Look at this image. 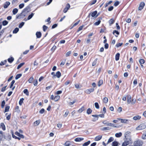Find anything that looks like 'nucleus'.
Masks as SVG:
<instances>
[{"label": "nucleus", "mask_w": 146, "mask_h": 146, "mask_svg": "<svg viewBox=\"0 0 146 146\" xmlns=\"http://www.w3.org/2000/svg\"><path fill=\"white\" fill-rule=\"evenodd\" d=\"M0 139L1 140H6L9 141L11 139V137L10 134L9 133L5 134L2 131H0Z\"/></svg>", "instance_id": "nucleus-1"}, {"label": "nucleus", "mask_w": 146, "mask_h": 146, "mask_svg": "<svg viewBox=\"0 0 146 146\" xmlns=\"http://www.w3.org/2000/svg\"><path fill=\"white\" fill-rule=\"evenodd\" d=\"M143 142L141 140H138L135 141L133 143V145L134 146H141L143 144Z\"/></svg>", "instance_id": "nucleus-2"}, {"label": "nucleus", "mask_w": 146, "mask_h": 146, "mask_svg": "<svg viewBox=\"0 0 146 146\" xmlns=\"http://www.w3.org/2000/svg\"><path fill=\"white\" fill-rule=\"evenodd\" d=\"M146 128V126L144 123H142L139 125L136 128L137 130H141L144 129Z\"/></svg>", "instance_id": "nucleus-3"}, {"label": "nucleus", "mask_w": 146, "mask_h": 146, "mask_svg": "<svg viewBox=\"0 0 146 146\" xmlns=\"http://www.w3.org/2000/svg\"><path fill=\"white\" fill-rule=\"evenodd\" d=\"M125 141H128L131 144L132 143V140L131 137V136H125Z\"/></svg>", "instance_id": "nucleus-4"}, {"label": "nucleus", "mask_w": 146, "mask_h": 146, "mask_svg": "<svg viewBox=\"0 0 146 146\" xmlns=\"http://www.w3.org/2000/svg\"><path fill=\"white\" fill-rule=\"evenodd\" d=\"M102 17H100L96 19V20H98V21L94 23V25L96 26L99 25L101 23V20H102Z\"/></svg>", "instance_id": "nucleus-5"}, {"label": "nucleus", "mask_w": 146, "mask_h": 146, "mask_svg": "<svg viewBox=\"0 0 146 146\" xmlns=\"http://www.w3.org/2000/svg\"><path fill=\"white\" fill-rule=\"evenodd\" d=\"M145 5V3L144 2H141L138 7V10H141L143 8Z\"/></svg>", "instance_id": "nucleus-6"}, {"label": "nucleus", "mask_w": 146, "mask_h": 146, "mask_svg": "<svg viewBox=\"0 0 146 146\" xmlns=\"http://www.w3.org/2000/svg\"><path fill=\"white\" fill-rule=\"evenodd\" d=\"M24 13V12H23V11H22L21 13L19 15H17L16 16V19H20L21 18V16L23 15V16L24 17H25V14H23V13Z\"/></svg>", "instance_id": "nucleus-7"}, {"label": "nucleus", "mask_w": 146, "mask_h": 146, "mask_svg": "<svg viewBox=\"0 0 146 146\" xmlns=\"http://www.w3.org/2000/svg\"><path fill=\"white\" fill-rule=\"evenodd\" d=\"M94 88H91L87 89L85 91L86 93L88 94H90L91 92L94 91Z\"/></svg>", "instance_id": "nucleus-8"}, {"label": "nucleus", "mask_w": 146, "mask_h": 146, "mask_svg": "<svg viewBox=\"0 0 146 146\" xmlns=\"http://www.w3.org/2000/svg\"><path fill=\"white\" fill-rule=\"evenodd\" d=\"M15 134L22 138L23 139L24 138V136L22 134H21L20 133H19L18 131H16L15 132Z\"/></svg>", "instance_id": "nucleus-9"}, {"label": "nucleus", "mask_w": 146, "mask_h": 146, "mask_svg": "<svg viewBox=\"0 0 146 146\" xmlns=\"http://www.w3.org/2000/svg\"><path fill=\"white\" fill-rule=\"evenodd\" d=\"M97 11H95L94 12H91L90 13H91V16L92 17H94L95 19L96 16V14H97Z\"/></svg>", "instance_id": "nucleus-10"}, {"label": "nucleus", "mask_w": 146, "mask_h": 146, "mask_svg": "<svg viewBox=\"0 0 146 146\" xmlns=\"http://www.w3.org/2000/svg\"><path fill=\"white\" fill-rule=\"evenodd\" d=\"M10 3L9 2L6 1L4 4L3 7L5 9L7 8L10 5Z\"/></svg>", "instance_id": "nucleus-11"}, {"label": "nucleus", "mask_w": 146, "mask_h": 146, "mask_svg": "<svg viewBox=\"0 0 146 146\" xmlns=\"http://www.w3.org/2000/svg\"><path fill=\"white\" fill-rule=\"evenodd\" d=\"M131 96L130 95H128L127 96V100L128 104H129L131 103Z\"/></svg>", "instance_id": "nucleus-12"}, {"label": "nucleus", "mask_w": 146, "mask_h": 146, "mask_svg": "<svg viewBox=\"0 0 146 146\" xmlns=\"http://www.w3.org/2000/svg\"><path fill=\"white\" fill-rule=\"evenodd\" d=\"M84 138L82 137H77L74 139L75 141L76 142H79L83 141Z\"/></svg>", "instance_id": "nucleus-13"}, {"label": "nucleus", "mask_w": 146, "mask_h": 146, "mask_svg": "<svg viewBox=\"0 0 146 146\" xmlns=\"http://www.w3.org/2000/svg\"><path fill=\"white\" fill-rule=\"evenodd\" d=\"M36 35L37 38H39L41 37L42 34L40 32H37L36 33Z\"/></svg>", "instance_id": "nucleus-14"}, {"label": "nucleus", "mask_w": 146, "mask_h": 146, "mask_svg": "<svg viewBox=\"0 0 146 146\" xmlns=\"http://www.w3.org/2000/svg\"><path fill=\"white\" fill-rule=\"evenodd\" d=\"M92 116L95 117V118H93L92 119V121L93 122H95L97 120H98V117H97V116L96 115H92Z\"/></svg>", "instance_id": "nucleus-15"}, {"label": "nucleus", "mask_w": 146, "mask_h": 146, "mask_svg": "<svg viewBox=\"0 0 146 146\" xmlns=\"http://www.w3.org/2000/svg\"><path fill=\"white\" fill-rule=\"evenodd\" d=\"M119 120H121V123H127V122L128 121V120L127 119H118Z\"/></svg>", "instance_id": "nucleus-16"}, {"label": "nucleus", "mask_w": 146, "mask_h": 146, "mask_svg": "<svg viewBox=\"0 0 146 146\" xmlns=\"http://www.w3.org/2000/svg\"><path fill=\"white\" fill-rule=\"evenodd\" d=\"M102 136L101 135H98L96 136L95 138V140L96 141H98L100 140L102 138Z\"/></svg>", "instance_id": "nucleus-17"}, {"label": "nucleus", "mask_w": 146, "mask_h": 146, "mask_svg": "<svg viewBox=\"0 0 146 146\" xmlns=\"http://www.w3.org/2000/svg\"><path fill=\"white\" fill-rule=\"evenodd\" d=\"M119 143L117 141H114L112 142V146H118V144Z\"/></svg>", "instance_id": "nucleus-18"}, {"label": "nucleus", "mask_w": 146, "mask_h": 146, "mask_svg": "<svg viewBox=\"0 0 146 146\" xmlns=\"http://www.w3.org/2000/svg\"><path fill=\"white\" fill-rule=\"evenodd\" d=\"M7 60L9 63H11L14 60V58L13 57H11L8 58Z\"/></svg>", "instance_id": "nucleus-19"}, {"label": "nucleus", "mask_w": 146, "mask_h": 146, "mask_svg": "<svg viewBox=\"0 0 146 146\" xmlns=\"http://www.w3.org/2000/svg\"><path fill=\"white\" fill-rule=\"evenodd\" d=\"M120 54L119 53H117L115 56V60L116 61H118L119 59Z\"/></svg>", "instance_id": "nucleus-20"}, {"label": "nucleus", "mask_w": 146, "mask_h": 146, "mask_svg": "<svg viewBox=\"0 0 146 146\" xmlns=\"http://www.w3.org/2000/svg\"><path fill=\"white\" fill-rule=\"evenodd\" d=\"M130 144L129 143V142L127 141H124L123 143L122 146H127V145Z\"/></svg>", "instance_id": "nucleus-21"}, {"label": "nucleus", "mask_w": 146, "mask_h": 146, "mask_svg": "<svg viewBox=\"0 0 146 146\" xmlns=\"http://www.w3.org/2000/svg\"><path fill=\"white\" fill-rule=\"evenodd\" d=\"M55 76L58 78H59L61 76V73L60 72L58 71L56 73Z\"/></svg>", "instance_id": "nucleus-22"}, {"label": "nucleus", "mask_w": 146, "mask_h": 146, "mask_svg": "<svg viewBox=\"0 0 146 146\" xmlns=\"http://www.w3.org/2000/svg\"><path fill=\"white\" fill-rule=\"evenodd\" d=\"M111 129V128L107 127H103L101 129V130L103 131H105L107 130H109Z\"/></svg>", "instance_id": "nucleus-23"}, {"label": "nucleus", "mask_w": 146, "mask_h": 146, "mask_svg": "<svg viewBox=\"0 0 146 146\" xmlns=\"http://www.w3.org/2000/svg\"><path fill=\"white\" fill-rule=\"evenodd\" d=\"M1 127L2 129L4 131V130H5V129H6L5 127V125L4 123H1V124H0V127Z\"/></svg>", "instance_id": "nucleus-24"}, {"label": "nucleus", "mask_w": 146, "mask_h": 146, "mask_svg": "<svg viewBox=\"0 0 146 146\" xmlns=\"http://www.w3.org/2000/svg\"><path fill=\"white\" fill-rule=\"evenodd\" d=\"M141 118V117L139 115H137V116H134L133 117V119L134 120H137Z\"/></svg>", "instance_id": "nucleus-25"}, {"label": "nucleus", "mask_w": 146, "mask_h": 146, "mask_svg": "<svg viewBox=\"0 0 146 146\" xmlns=\"http://www.w3.org/2000/svg\"><path fill=\"white\" fill-rule=\"evenodd\" d=\"M115 20L113 19H111L109 21V23L110 25L113 24L115 22Z\"/></svg>", "instance_id": "nucleus-26"}, {"label": "nucleus", "mask_w": 146, "mask_h": 146, "mask_svg": "<svg viewBox=\"0 0 146 146\" xmlns=\"http://www.w3.org/2000/svg\"><path fill=\"white\" fill-rule=\"evenodd\" d=\"M71 143L70 141H67L64 144V145L65 146H69L71 145Z\"/></svg>", "instance_id": "nucleus-27"}, {"label": "nucleus", "mask_w": 146, "mask_h": 146, "mask_svg": "<svg viewBox=\"0 0 146 146\" xmlns=\"http://www.w3.org/2000/svg\"><path fill=\"white\" fill-rule=\"evenodd\" d=\"M122 135V133L121 132H119V133H117L115 134V136L117 137H121Z\"/></svg>", "instance_id": "nucleus-28"}, {"label": "nucleus", "mask_w": 146, "mask_h": 146, "mask_svg": "<svg viewBox=\"0 0 146 146\" xmlns=\"http://www.w3.org/2000/svg\"><path fill=\"white\" fill-rule=\"evenodd\" d=\"M60 96L59 95H57L56 96L54 99V100L55 102L57 101L58 100L60 99Z\"/></svg>", "instance_id": "nucleus-29"}, {"label": "nucleus", "mask_w": 146, "mask_h": 146, "mask_svg": "<svg viewBox=\"0 0 146 146\" xmlns=\"http://www.w3.org/2000/svg\"><path fill=\"white\" fill-rule=\"evenodd\" d=\"M18 11V9L17 8H15L12 11V12L13 13V15H15L16 14Z\"/></svg>", "instance_id": "nucleus-30"}, {"label": "nucleus", "mask_w": 146, "mask_h": 146, "mask_svg": "<svg viewBox=\"0 0 146 146\" xmlns=\"http://www.w3.org/2000/svg\"><path fill=\"white\" fill-rule=\"evenodd\" d=\"M29 6H27V7H26L25 8H24L23 11V12H24L26 11L27 13H28L29 11Z\"/></svg>", "instance_id": "nucleus-31"}, {"label": "nucleus", "mask_w": 146, "mask_h": 146, "mask_svg": "<svg viewBox=\"0 0 146 146\" xmlns=\"http://www.w3.org/2000/svg\"><path fill=\"white\" fill-rule=\"evenodd\" d=\"M19 28L16 27L13 31V33H17L19 31Z\"/></svg>", "instance_id": "nucleus-32"}, {"label": "nucleus", "mask_w": 146, "mask_h": 146, "mask_svg": "<svg viewBox=\"0 0 146 146\" xmlns=\"http://www.w3.org/2000/svg\"><path fill=\"white\" fill-rule=\"evenodd\" d=\"M24 93L26 94L27 96H28L29 95V92L27 89H25L23 91Z\"/></svg>", "instance_id": "nucleus-33"}, {"label": "nucleus", "mask_w": 146, "mask_h": 146, "mask_svg": "<svg viewBox=\"0 0 146 146\" xmlns=\"http://www.w3.org/2000/svg\"><path fill=\"white\" fill-rule=\"evenodd\" d=\"M90 143V141H88L85 142L82 145L83 146H88Z\"/></svg>", "instance_id": "nucleus-34"}, {"label": "nucleus", "mask_w": 146, "mask_h": 146, "mask_svg": "<svg viewBox=\"0 0 146 146\" xmlns=\"http://www.w3.org/2000/svg\"><path fill=\"white\" fill-rule=\"evenodd\" d=\"M25 64L24 62H22L21 63L19 64L17 68V69H19L20 68L23 66Z\"/></svg>", "instance_id": "nucleus-35"}, {"label": "nucleus", "mask_w": 146, "mask_h": 146, "mask_svg": "<svg viewBox=\"0 0 146 146\" xmlns=\"http://www.w3.org/2000/svg\"><path fill=\"white\" fill-rule=\"evenodd\" d=\"M10 107L9 106H6L5 108L4 112L5 113L9 111Z\"/></svg>", "instance_id": "nucleus-36"}, {"label": "nucleus", "mask_w": 146, "mask_h": 146, "mask_svg": "<svg viewBox=\"0 0 146 146\" xmlns=\"http://www.w3.org/2000/svg\"><path fill=\"white\" fill-rule=\"evenodd\" d=\"M22 75V74H17L15 76V79L16 80L18 79Z\"/></svg>", "instance_id": "nucleus-37"}, {"label": "nucleus", "mask_w": 146, "mask_h": 146, "mask_svg": "<svg viewBox=\"0 0 146 146\" xmlns=\"http://www.w3.org/2000/svg\"><path fill=\"white\" fill-rule=\"evenodd\" d=\"M34 13H32L31 14L29 15L27 18V20H29L33 16Z\"/></svg>", "instance_id": "nucleus-38"}, {"label": "nucleus", "mask_w": 146, "mask_h": 146, "mask_svg": "<svg viewBox=\"0 0 146 146\" xmlns=\"http://www.w3.org/2000/svg\"><path fill=\"white\" fill-rule=\"evenodd\" d=\"M92 111V110L90 108H88L87 110V113L89 115L90 114Z\"/></svg>", "instance_id": "nucleus-39"}, {"label": "nucleus", "mask_w": 146, "mask_h": 146, "mask_svg": "<svg viewBox=\"0 0 146 146\" xmlns=\"http://www.w3.org/2000/svg\"><path fill=\"white\" fill-rule=\"evenodd\" d=\"M113 140H114V138L113 137H110L108 141V143H107V144L112 141Z\"/></svg>", "instance_id": "nucleus-40"}, {"label": "nucleus", "mask_w": 146, "mask_h": 146, "mask_svg": "<svg viewBox=\"0 0 146 146\" xmlns=\"http://www.w3.org/2000/svg\"><path fill=\"white\" fill-rule=\"evenodd\" d=\"M103 84V81L102 80H100L98 82V86H100Z\"/></svg>", "instance_id": "nucleus-41"}, {"label": "nucleus", "mask_w": 146, "mask_h": 146, "mask_svg": "<svg viewBox=\"0 0 146 146\" xmlns=\"http://www.w3.org/2000/svg\"><path fill=\"white\" fill-rule=\"evenodd\" d=\"M24 100V99L23 98H21L19 102V104L20 105H21L23 103V100Z\"/></svg>", "instance_id": "nucleus-42"}, {"label": "nucleus", "mask_w": 146, "mask_h": 146, "mask_svg": "<svg viewBox=\"0 0 146 146\" xmlns=\"http://www.w3.org/2000/svg\"><path fill=\"white\" fill-rule=\"evenodd\" d=\"M131 132L129 131H127L125 133V136H131Z\"/></svg>", "instance_id": "nucleus-43"}, {"label": "nucleus", "mask_w": 146, "mask_h": 146, "mask_svg": "<svg viewBox=\"0 0 146 146\" xmlns=\"http://www.w3.org/2000/svg\"><path fill=\"white\" fill-rule=\"evenodd\" d=\"M7 62L6 60H5L4 61H2L0 63V66H3Z\"/></svg>", "instance_id": "nucleus-44"}, {"label": "nucleus", "mask_w": 146, "mask_h": 146, "mask_svg": "<svg viewBox=\"0 0 146 146\" xmlns=\"http://www.w3.org/2000/svg\"><path fill=\"white\" fill-rule=\"evenodd\" d=\"M8 21L6 20H4L2 22V25L3 26H5L8 24Z\"/></svg>", "instance_id": "nucleus-45"}, {"label": "nucleus", "mask_w": 146, "mask_h": 146, "mask_svg": "<svg viewBox=\"0 0 146 146\" xmlns=\"http://www.w3.org/2000/svg\"><path fill=\"white\" fill-rule=\"evenodd\" d=\"M139 62L140 64H143L145 63V60L143 59H140L139 60Z\"/></svg>", "instance_id": "nucleus-46"}, {"label": "nucleus", "mask_w": 146, "mask_h": 146, "mask_svg": "<svg viewBox=\"0 0 146 146\" xmlns=\"http://www.w3.org/2000/svg\"><path fill=\"white\" fill-rule=\"evenodd\" d=\"M95 107L97 109H99L100 108L99 106L98 102H95L94 104Z\"/></svg>", "instance_id": "nucleus-47"}, {"label": "nucleus", "mask_w": 146, "mask_h": 146, "mask_svg": "<svg viewBox=\"0 0 146 146\" xmlns=\"http://www.w3.org/2000/svg\"><path fill=\"white\" fill-rule=\"evenodd\" d=\"M24 24H25V23L23 22H21L20 23V24H19V28H21L23 27V26L24 25Z\"/></svg>", "instance_id": "nucleus-48"}, {"label": "nucleus", "mask_w": 146, "mask_h": 146, "mask_svg": "<svg viewBox=\"0 0 146 146\" xmlns=\"http://www.w3.org/2000/svg\"><path fill=\"white\" fill-rule=\"evenodd\" d=\"M98 60V58H96L94 60V62H93L92 64V66H94L95 65H96V64L97 63V61Z\"/></svg>", "instance_id": "nucleus-49"}, {"label": "nucleus", "mask_w": 146, "mask_h": 146, "mask_svg": "<svg viewBox=\"0 0 146 146\" xmlns=\"http://www.w3.org/2000/svg\"><path fill=\"white\" fill-rule=\"evenodd\" d=\"M103 101L105 103H107L108 101V98L107 97L104 98L103 100Z\"/></svg>", "instance_id": "nucleus-50"}, {"label": "nucleus", "mask_w": 146, "mask_h": 146, "mask_svg": "<svg viewBox=\"0 0 146 146\" xmlns=\"http://www.w3.org/2000/svg\"><path fill=\"white\" fill-rule=\"evenodd\" d=\"M84 110V106H83L80 109H79L78 111L79 112H82V111H83Z\"/></svg>", "instance_id": "nucleus-51"}, {"label": "nucleus", "mask_w": 146, "mask_h": 146, "mask_svg": "<svg viewBox=\"0 0 146 146\" xmlns=\"http://www.w3.org/2000/svg\"><path fill=\"white\" fill-rule=\"evenodd\" d=\"M15 81L14 80H13L11 82V84H10V88H12V87L13 86L14 84L15 83Z\"/></svg>", "instance_id": "nucleus-52"}, {"label": "nucleus", "mask_w": 146, "mask_h": 146, "mask_svg": "<svg viewBox=\"0 0 146 146\" xmlns=\"http://www.w3.org/2000/svg\"><path fill=\"white\" fill-rule=\"evenodd\" d=\"M115 33L116 35H118L119 34V33L117 31L115 30H114L113 32V34L114 35Z\"/></svg>", "instance_id": "nucleus-53"}, {"label": "nucleus", "mask_w": 146, "mask_h": 146, "mask_svg": "<svg viewBox=\"0 0 146 146\" xmlns=\"http://www.w3.org/2000/svg\"><path fill=\"white\" fill-rule=\"evenodd\" d=\"M33 80V78L31 76L28 80L29 82L30 83H32Z\"/></svg>", "instance_id": "nucleus-54"}, {"label": "nucleus", "mask_w": 146, "mask_h": 146, "mask_svg": "<svg viewBox=\"0 0 146 146\" xmlns=\"http://www.w3.org/2000/svg\"><path fill=\"white\" fill-rule=\"evenodd\" d=\"M48 27L45 25H44L43 26V30L44 32L46 31V30L48 29Z\"/></svg>", "instance_id": "nucleus-55"}, {"label": "nucleus", "mask_w": 146, "mask_h": 146, "mask_svg": "<svg viewBox=\"0 0 146 146\" xmlns=\"http://www.w3.org/2000/svg\"><path fill=\"white\" fill-rule=\"evenodd\" d=\"M123 43H117L116 45V46L118 48L123 45Z\"/></svg>", "instance_id": "nucleus-56"}, {"label": "nucleus", "mask_w": 146, "mask_h": 146, "mask_svg": "<svg viewBox=\"0 0 146 146\" xmlns=\"http://www.w3.org/2000/svg\"><path fill=\"white\" fill-rule=\"evenodd\" d=\"M40 122V120H38L34 122V123L36 125H38Z\"/></svg>", "instance_id": "nucleus-57"}, {"label": "nucleus", "mask_w": 146, "mask_h": 146, "mask_svg": "<svg viewBox=\"0 0 146 146\" xmlns=\"http://www.w3.org/2000/svg\"><path fill=\"white\" fill-rule=\"evenodd\" d=\"M5 100H3L1 103V107L2 108H4L5 104Z\"/></svg>", "instance_id": "nucleus-58"}, {"label": "nucleus", "mask_w": 146, "mask_h": 146, "mask_svg": "<svg viewBox=\"0 0 146 146\" xmlns=\"http://www.w3.org/2000/svg\"><path fill=\"white\" fill-rule=\"evenodd\" d=\"M119 4V1H116L114 4V6L116 7L118 6Z\"/></svg>", "instance_id": "nucleus-59"}, {"label": "nucleus", "mask_w": 146, "mask_h": 146, "mask_svg": "<svg viewBox=\"0 0 146 146\" xmlns=\"http://www.w3.org/2000/svg\"><path fill=\"white\" fill-rule=\"evenodd\" d=\"M84 27V25H82L81 26H80L78 29L77 31V32H78L79 31H80L81 30H82V28H83V27Z\"/></svg>", "instance_id": "nucleus-60"}, {"label": "nucleus", "mask_w": 146, "mask_h": 146, "mask_svg": "<svg viewBox=\"0 0 146 146\" xmlns=\"http://www.w3.org/2000/svg\"><path fill=\"white\" fill-rule=\"evenodd\" d=\"M45 111V110L44 108H42L39 111V113L40 114L43 113Z\"/></svg>", "instance_id": "nucleus-61"}, {"label": "nucleus", "mask_w": 146, "mask_h": 146, "mask_svg": "<svg viewBox=\"0 0 146 146\" xmlns=\"http://www.w3.org/2000/svg\"><path fill=\"white\" fill-rule=\"evenodd\" d=\"M56 46L54 45L51 48V50L52 52H53L56 48Z\"/></svg>", "instance_id": "nucleus-62"}, {"label": "nucleus", "mask_w": 146, "mask_h": 146, "mask_svg": "<svg viewBox=\"0 0 146 146\" xmlns=\"http://www.w3.org/2000/svg\"><path fill=\"white\" fill-rule=\"evenodd\" d=\"M24 6V3H21L19 5V7L20 9L22 8Z\"/></svg>", "instance_id": "nucleus-63"}, {"label": "nucleus", "mask_w": 146, "mask_h": 146, "mask_svg": "<svg viewBox=\"0 0 146 146\" xmlns=\"http://www.w3.org/2000/svg\"><path fill=\"white\" fill-rule=\"evenodd\" d=\"M102 123L105 124L106 126H108V124H109V123L108 122H107L105 120L102 122Z\"/></svg>", "instance_id": "nucleus-64"}]
</instances>
